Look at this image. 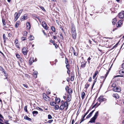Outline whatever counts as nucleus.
Returning <instances> with one entry per match:
<instances>
[{
    "label": "nucleus",
    "mask_w": 124,
    "mask_h": 124,
    "mask_svg": "<svg viewBox=\"0 0 124 124\" xmlns=\"http://www.w3.org/2000/svg\"><path fill=\"white\" fill-rule=\"evenodd\" d=\"M55 107H54V109L55 110H57L59 108V106L58 105H55L54 106Z\"/></svg>",
    "instance_id": "31"
},
{
    "label": "nucleus",
    "mask_w": 124,
    "mask_h": 124,
    "mask_svg": "<svg viewBox=\"0 0 124 124\" xmlns=\"http://www.w3.org/2000/svg\"><path fill=\"white\" fill-rule=\"evenodd\" d=\"M63 105L64 107H67V108L68 107V102L67 101L64 102V103H63Z\"/></svg>",
    "instance_id": "8"
},
{
    "label": "nucleus",
    "mask_w": 124,
    "mask_h": 124,
    "mask_svg": "<svg viewBox=\"0 0 124 124\" xmlns=\"http://www.w3.org/2000/svg\"><path fill=\"white\" fill-rule=\"evenodd\" d=\"M15 15H16L15 17V18L17 19H18L19 18L20 16V15H18V13L17 12H16L15 13Z\"/></svg>",
    "instance_id": "29"
},
{
    "label": "nucleus",
    "mask_w": 124,
    "mask_h": 124,
    "mask_svg": "<svg viewBox=\"0 0 124 124\" xmlns=\"http://www.w3.org/2000/svg\"><path fill=\"white\" fill-rule=\"evenodd\" d=\"M74 76H71L70 77V80L71 81H73L74 80Z\"/></svg>",
    "instance_id": "35"
},
{
    "label": "nucleus",
    "mask_w": 124,
    "mask_h": 124,
    "mask_svg": "<svg viewBox=\"0 0 124 124\" xmlns=\"http://www.w3.org/2000/svg\"><path fill=\"white\" fill-rule=\"evenodd\" d=\"M23 11V9L19 11V14H20L19 15H20L21 14V13Z\"/></svg>",
    "instance_id": "54"
},
{
    "label": "nucleus",
    "mask_w": 124,
    "mask_h": 124,
    "mask_svg": "<svg viewBox=\"0 0 124 124\" xmlns=\"http://www.w3.org/2000/svg\"><path fill=\"white\" fill-rule=\"evenodd\" d=\"M16 56L19 59H20V58H21L20 55L18 54H16Z\"/></svg>",
    "instance_id": "38"
},
{
    "label": "nucleus",
    "mask_w": 124,
    "mask_h": 124,
    "mask_svg": "<svg viewBox=\"0 0 124 124\" xmlns=\"http://www.w3.org/2000/svg\"><path fill=\"white\" fill-rule=\"evenodd\" d=\"M42 26L46 30H47L48 29V28L47 26V25L46 23L45 22H43L42 23Z\"/></svg>",
    "instance_id": "5"
},
{
    "label": "nucleus",
    "mask_w": 124,
    "mask_h": 124,
    "mask_svg": "<svg viewBox=\"0 0 124 124\" xmlns=\"http://www.w3.org/2000/svg\"><path fill=\"white\" fill-rule=\"evenodd\" d=\"M15 43L16 44L18 43V40L17 39H16L15 40Z\"/></svg>",
    "instance_id": "60"
},
{
    "label": "nucleus",
    "mask_w": 124,
    "mask_h": 124,
    "mask_svg": "<svg viewBox=\"0 0 124 124\" xmlns=\"http://www.w3.org/2000/svg\"><path fill=\"white\" fill-rule=\"evenodd\" d=\"M65 108L64 107L63 105V104H62L60 107V110H63Z\"/></svg>",
    "instance_id": "26"
},
{
    "label": "nucleus",
    "mask_w": 124,
    "mask_h": 124,
    "mask_svg": "<svg viewBox=\"0 0 124 124\" xmlns=\"http://www.w3.org/2000/svg\"><path fill=\"white\" fill-rule=\"evenodd\" d=\"M97 78H96L95 79H94V81L93 82V87H93V86L94 85L95 83V82H96V80H97Z\"/></svg>",
    "instance_id": "40"
},
{
    "label": "nucleus",
    "mask_w": 124,
    "mask_h": 124,
    "mask_svg": "<svg viewBox=\"0 0 124 124\" xmlns=\"http://www.w3.org/2000/svg\"><path fill=\"white\" fill-rule=\"evenodd\" d=\"M34 58L32 57L30 58L29 61V64L30 65H31L32 64V63L34 62Z\"/></svg>",
    "instance_id": "7"
},
{
    "label": "nucleus",
    "mask_w": 124,
    "mask_h": 124,
    "mask_svg": "<svg viewBox=\"0 0 124 124\" xmlns=\"http://www.w3.org/2000/svg\"><path fill=\"white\" fill-rule=\"evenodd\" d=\"M96 119L94 117H93L89 121V122L92 123H95V120Z\"/></svg>",
    "instance_id": "10"
},
{
    "label": "nucleus",
    "mask_w": 124,
    "mask_h": 124,
    "mask_svg": "<svg viewBox=\"0 0 124 124\" xmlns=\"http://www.w3.org/2000/svg\"><path fill=\"white\" fill-rule=\"evenodd\" d=\"M99 105V104L98 105L97 103L95 104L93 107L92 108L95 107V108L97 107Z\"/></svg>",
    "instance_id": "33"
},
{
    "label": "nucleus",
    "mask_w": 124,
    "mask_h": 124,
    "mask_svg": "<svg viewBox=\"0 0 124 124\" xmlns=\"http://www.w3.org/2000/svg\"><path fill=\"white\" fill-rule=\"evenodd\" d=\"M52 117L51 115L50 114L48 115V118L49 119H51L52 118Z\"/></svg>",
    "instance_id": "44"
},
{
    "label": "nucleus",
    "mask_w": 124,
    "mask_h": 124,
    "mask_svg": "<svg viewBox=\"0 0 124 124\" xmlns=\"http://www.w3.org/2000/svg\"><path fill=\"white\" fill-rule=\"evenodd\" d=\"M71 95L70 94H69L68 95V97L66 101L67 102H69L71 100Z\"/></svg>",
    "instance_id": "9"
},
{
    "label": "nucleus",
    "mask_w": 124,
    "mask_h": 124,
    "mask_svg": "<svg viewBox=\"0 0 124 124\" xmlns=\"http://www.w3.org/2000/svg\"><path fill=\"white\" fill-rule=\"evenodd\" d=\"M118 16L120 19L123 18L124 17V13L123 12L120 13L118 15Z\"/></svg>",
    "instance_id": "4"
},
{
    "label": "nucleus",
    "mask_w": 124,
    "mask_h": 124,
    "mask_svg": "<svg viewBox=\"0 0 124 124\" xmlns=\"http://www.w3.org/2000/svg\"><path fill=\"white\" fill-rule=\"evenodd\" d=\"M27 27L28 29H30V24L29 23L27 22L26 23Z\"/></svg>",
    "instance_id": "18"
},
{
    "label": "nucleus",
    "mask_w": 124,
    "mask_h": 124,
    "mask_svg": "<svg viewBox=\"0 0 124 124\" xmlns=\"http://www.w3.org/2000/svg\"><path fill=\"white\" fill-rule=\"evenodd\" d=\"M65 63L66 64H68V59L66 57L65 58Z\"/></svg>",
    "instance_id": "46"
},
{
    "label": "nucleus",
    "mask_w": 124,
    "mask_h": 124,
    "mask_svg": "<svg viewBox=\"0 0 124 124\" xmlns=\"http://www.w3.org/2000/svg\"><path fill=\"white\" fill-rule=\"evenodd\" d=\"M85 66V62L84 61V62H82L81 63V67L84 68Z\"/></svg>",
    "instance_id": "11"
},
{
    "label": "nucleus",
    "mask_w": 124,
    "mask_h": 124,
    "mask_svg": "<svg viewBox=\"0 0 124 124\" xmlns=\"http://www.w3.org/2000/svg\"><path fill=\"white\" fill-rule=\"evenodd\" d=\"M21 39H22V41H24L26 39V38L25 37H22L21 38Z\"/></svg>",
    "instance_id": "50"
},
{
    "label": "nucleus",
    "mask_w": 124,
    "mask_h": 124,
    "mask_svg": "<svg viewBox=\"0 0 124 124\" xmlns=\"http://www.w3.org/2000/svg\"><path fill=\"white\" fill-rule=\"evenodd\" d=\"M43 98L46 101H48L49 100L50 98L46 94H44L43 95Z\"/></svg>",
    "instance_id": "6"
},
{
    "label": "nucleus",
    "mask_w": 124,
    "mask_h": 124,
    "mask_svg": "<svg viewBox=\"0 0 124 124\" xmlns=\"http://www.w3.org/2000/svg\"><path fill=\"white\" fill-rule=\"evenodd\" d=\"M2 22L3 23V24L4 25H6L5 24V20L4 19H2Z\"/></svg>",
    "instance_id": "32"
},
{
    "label": "nucleus",
    "mask_w": 124,
    "mask_h": 124,
    "mask_svg": "<svg viewBox=\"0 0 124 124\" xmlns=\"http://www.w3.org/2000/svg\"><path fill=\"white\" fill-rule=\"evenodd\" d=\"M91 58L89 57V58H88V59H87V61H88V62L89 63H90V61L91 60Z\"/></svg>",
    "instance_id": "55"
},
{
    "label": "nucleus",
    "mask_w": 124,
    "mask_h": 124,
    "mask_svg": "<svg viewBox=\"0 0 124 124\" xmlns=\"http://www.w3.org/2000/svg\"><path fill=\"white\" fill-rule=\"evenodd\" d=\"M55 100L56 102L57 103H59L60 102V99L59 98H57L56 97V98L55 99Z\"/></svg>",
    "instance_id": "19"
},
{
    "label": "nucleus",
    "mask_w": 124,
    "mask_h": 124,
    "mask_svg": "<svg viewBox=\"0 0 124 124\" xmlns=\"http://www.w3.org/2000/svg\"><path fill=\"white\" fill-rule=\"evenodd\" d=\"M99 101L100 102H102L103 101H105L106 100V99L104 98H101V97L100 96L99 98Z\"/></svg>",
    "instance_id": "15"
},
{
    "label": "nucleus",
    "mask_w": 124,
    "mask_h": 124,
    "mask_svg": "<svg viewBox=\"0 0 124 124\" xmlns=\"http://www.w3.org/2000/svg\"><path fill=\"white\" fill-rule=\"evenodd\" d=\"M30 37L31 38V40H33L34 39V37L33 36L30 35Z\"/></svg>",
    "instance_id": "45"
},
{
    "label": "nucleus",
    "mask_w": 124,
    "mask_h": 124,
    "mask_svg": "<svg viewBox=\"0 0 124 124\" xmlns=\"http://www.w3.org/2000/svg\"><path fill=\"white\" fill-rule=\"evenodd\" d=\"M24 109L26 112H27L28 111L27 109V106H25L24 107Z\"/></svg>",
    "instance_id": "47"
},
{
    "label": "nucleus",
    "mask_w": 124,
    "mask_h": 124,
    "mask_svg": "<svg viewBox=\"0 0 124 124\" xmlns=\"http://www.w3.org/2000/svg\"><path fill=\"white\" fill-rule=\"evenodd\" d=\"M113 96L116 99H118L119 97V96L117 93L113 94Z\"/></svg>",
    "instance_id": "13"
},
{
    "label": "nucleus",
    "mask_w": 124,
    "mask_h": 124,
    "mask_svg": "<svg viewBox=\"0 0 124 124\" xmlns=\"http://www.w3.org/2000/svg\"><path fill=\"white\" fill-rule=\"evenodd\" d=\"M27 34V32L26 31H24V33L23 34V35L24 36H26Z\"/></svg>",
    "instance_id": "43"
},
{
    "label": "nucleus",
    "mask_w": 124,
    "mask_h": 124,
    "mask_svg": "<svg viewBox=\"0 0 124 124\" xmlns=\"http://www.w3.org/2000/svg\"><path fill=\"white\" fill-rule=\"evenodd\" d=\"M22 51L24 54L26 55L28 52V51L27 50V48L24 47L22 49Z\"/></svg>",
    "instance_id": "3"
},
{
    "label": "nucleus",
    "mask_w": 124,
    "mask_h": 124,
    "mask_svg": "<svg viewBox=\"0 0 124 124\" xmlns=\"http://www.w3.org/2000/svg\"><path fill=\"white\" fill-rule=\"evenodd\" d=\"M25 76L26 77H27L28 78L29 77V76L28 74H26L25 75Z\"/></svg>",
    "instance_id": "61"
},
{
    "label": "nucleus",
    "mask_w": 124,
    "mask_h": 124,
    "mask_svg": "<svg viewBox=\"0 0 124 124\" xmlns=\"http://www.w3.org/2000/svg\"><path fill=\"white\" fill-rule=\"evenodd\" d=\"M122 68L124 69V63L122 64Z\"/></svg>",
    "instance_id": "63"
},
{
    "label": "nucleus",
    "mask_w": 124,
    "mask_h": 124,
    "mask_svg": "<svg viewBox=\"0 0 124 124\" xmlns=\"http://www.w3.org/2000/svg\"><path fill=\"white\" fill-rule=\"evenodd\" d=\"M116 18H115L113 19L112 22L113 24L114 25L116 24Z\"/></svg>",
    "instance_id": "23"
},
{
    "label": "nucleus",
    "mask_w": 124,
    "mask_h": 124,
    "mask_svg": "<svg viewBox=\"0 0 124 124\" xmlns=\"http://www.w3.org/2000/svg\"><path fill=\"white\" fill-rule=\"evenodd\" d=\"M24 118L25 119L29 121H31V119L28 117V116L26 115L24 117Z\"/></svg>",
    "instance_id": "14"
},
{
    "label": "nucleus",
    "mask_w": 124,
    "mask_h": 124,
    "mask_svg": "<svg viewBox=\"0 0 124 124\" xmlns=\"http://www.w3.org/2000/svg\"><path fill=\"white\" fill-rule=\"evenodd\" d=\"M53 121V120H49L47 122L48 123H51Z\"/></svg>",
    "instance_id": "51"
},
{
    "label": "nucleus",
    "mask_w": 124,
    "mask_h": 124,
    "mask_svg": "<svg viewBox=\"0 0 124 124\" xmlns=\"http://www.w3.org/2000/svg\"><path fill=\"white\" fill-rule=\"evenodd\" d=\"M50 104L51 106H54L56 105V103L55 102H50Z\"/></svg>",
    "instance_id": "25"
},
{
    "label": "nucleus",
    "mask_w": 124,
    "mask_h": 124,
    "mask_svg": "<svg viewBox=\"0 0 124 124\" xmlns=\"http://www.w3.org/2000/svg\"><path fill=\"white\" fill-rule=\"evenodd\" d=\"M71 31L73 38L74 39H76V29L74 25H72V26Z\"/></svg>",
    "instance_id": "1"
},
{
    "label": "nucleus",
    "mask_w": 124,
    "mask_h": 124,
    "mask_svg": "<svg viewBox=\"0 0 124 124\" xmlns=\"http://www.w3.org/2000/svg\"><path fill=\"white\" fill-rule=\"evenodd\" d=\"M85 95V93L84 92H83L81 93V97L82 99H84Z\"/></svg>",
    "instance_id": "20"
},
{
    "label": "nucleus",
    "mask_w": 124,
    "mask_h": 124,
    "mask_svg": "<svg viewBox=\"0 0 124 124\" xmlns=\"http://www.w3.org/2000/svg\"><path fill=\"white\" fill-rule=\"evenodd\" d=\"M73 53L75 55V56H77L78 55V54L77 53H76L74 50H73Z\"/></svg>",
    "instance_id": "42"
},
{
    "label": "nucleus",
    "mask_w": 124,
    "mask_h": 124,
    "mask_svg": "<svg viewBox=\"0 0 124 124\" xmlns=\"http://www.w3.org/2000/svg\"><path fill=\"white\" fill-rule=\"evenodd\" d=\"M122 20H120L118 22H119L121 25L122 24Z\"/></svg>",
    "instance_id": "59"
},
{
    "label": "nucleus",
    "mask_w": 124,
    "mask_h": 124,
    "mask_svg": "<svg viewBox=\"0 0 124 124\" xmlns=\"http://www.w3.org/2000/svg\"><path fill=\"white\" fill-rule=\"evenodd\" d=\"M72 90L71 89L69 88L68 89V93L69 94H71L72 93Z\"/></svg>",
    "instance_id": "21"
},
{
    "label": "nucleus",
    "mask_w": 124,
    "mask_h": 124,
    "mask_svg": "<svg viewBox=\"0 0 124 124\" xmlns=\"http://www.w3.org/2000/svg\"><path fill=\"white\" fill-rule=\"evenodd\" d=\"M121 25V24H120L119 22L118 23L117 26V27H119Z\"/></svg>",
    "instance_id": "57"
},
{
    "label": "nucleus",
    "mask_w": 124,
    "mask_h": 124,
    "mask_svg": "<svg viewBox=\"0 0 124 124\" xmlns=\"http://www.w3.org/2000/svg\"><path fill=\"white\" fill-rule=\"evenodd\" d=\"M112 87H116V84L114 83H113L112 84Z\"/></svg>",
    "instance_id": "56"
},
{
    "label": "nucleus",
    "mask_w": 124,
    "mask_h": 124,
    "mask_svg": "<svg viewBox=\"0 0 124 124\" xmlns=\"http://www.w3.org/2000/svg\"><path fill=\"white\" fill-rule=\"evenodd\" d=\"M32 113L33 116H35L38 114V112L36 111H34L32 112Z\"/></svg>",
    "instance_id": "17"
},
{
    "label": "nucleus",
    "mask_w": 124,
    "mask_h": 124,
    "mask_svg": "<svg viewBox=\"0 0 124 124\" xmlns=\"http://www.w3.org/2000/svg\"><path fill=\"white\" fill-rule=\"evenodd\" d=\"M17 22L16 24H15V27L16 28H17L18 26V24L17 23Z\"/></svg>",
    "instance_id": "49"
},
{
    "label": "nucleus",
    "mask_w": 124,
    "mask_h": 124,
    "mask_svg": "<svg viewBox=\"0 0 124 124\" xmlns=\"http://www.w3.org/2000/svg\"><path fill=\"white\" fill-rule=\"evenodd\" d=\"M85 114L84 115L83 117L81 119V121L80 123V124L82 122H83V121H84V118H85Z\"/></svg>",
    "instance_id": "27"
},
{
    "label": "nucleus",
    "mask_w": 124,
    "mask_h": 124,
    "mask_svg": "<svg viewBox=\"0 0 124 124\" xmlns=\"http://www.w3.org/2000/svg\"><path fill=\"white\" fill-rule=\"evenodd\" d=\"M69 88L68 86H66L65 87V90L66 91H67Z\"/></svg>",
    "instance_id": "62"
},
{
    "label": "nucleus",
    "mask_w": 124,
    "mask_h": 124,
    "mask_svg": "<svg viewBox=\"0 0 124 124\" xmlns=\"http://www.w3.org/2000/svg\"><path fill=\"white\" fill-rule=\"evenodd\" d=\"M0 70H1L3 72H5V70L1 67H0Z\"/></svg>",
    "instance_id": "39"
},
{
    "label": "nucleus",
    "mask_w": 124,
    "mask_h": 124,
    "mask_svg": "<svg viewBox=\"0 0 124 124\" xmlns=\"http://www.w3.org/2000/svg\"><path fill=\"white\" fill-rule=\"evenodd\" d=\"M98 71H96L95 72L94 74V75L93 76V79H94L95 78L96 76L97 75V74H98Z\"/></svg>",
    "instance_id": "22"
},
{
    "label": "nucleus",
    "mask_w": 124,
    "mask_h": 124,
    "mask_svg": "<svg viewBox=\"0 0 124 124\" xmlns=\"http://www.w3.org/2000/svg\"><path fill=\"white\" fill-rule=\"evenodd\" d=\"M23 85L26 88H27L28 87V86L26 84H23Z\"/></svg>",
    "instance_id": "58"
},
{
    "label": "nucleus",
    "mask_w": 124,
    "mask_h": 124,
    "mask_svg": "<svg viewBox=\"0 0 124 124\" xmlns=\"http://www.w3.org/2000/svg\"><path fill=\"white\" fill-rule=\"evenodd\" d=\"M94 110L92 111L86 117V118H90L92 116L93 113V112Z\"/></svg>",
    "instance_id": "12"
},
{
    "label": "nucleus",
    "mask_w": 124,
    "mask_h": 124,
    "mask_svg": "<svg viewBox=\"0 0 124 124\" xmlns=\"http://www.w3.org/2000/svg\"><path fill=\"white\" fill-rule=\"evenodd\" d=\"M24 19L25 20L27 19L28 18L27 16L26 15H24L23 16Z\"/></svg>",
    "instance_id": "37"
},
{
    "label": "nucleus",
    "mask_w": 124,
    "mask_h": 124,
    "mask_svg": "<svg viewBox=\"0 0 124 124\" xmlns=\"http://www.w3.org/2000/svg\"><path fill=\"white\" fill-rule=\"evenodd\" d=\"M39 7H40V8L43 11H46L44 8L43 7H42V6H39Z\"/></svg>",
    "instance_id": "41"
},
{
    "label": "nucleus",
    "mask_w": 124,
    "mask_h": 124,
    "mask_svg": "<svg viewBox=\"0 0 124 124\" xmlns=\"http://www.w3.org/2000/svg\"><path fill=\"white\" fill-rule=\"evenodd\" d=\"M60 35L61 36V38L62 39H63V37L62 34V33H60Z\"/></svg>",
    "instance_id": "48"
},
{
    "label": "nucleus",
    "mask_w": 124,
    "mask_h": 124,
    "mask_svg": "<svg viewBox=\"0 0 124 124\" xmlns=\"http://www.w3.org/2000/svg\"><path fill=\"white\" fill-rule=\"evenodd\" d=\"M119 72L120 74L122 75H124V69L120 70Z\"/></svg>",
    "instance_id": "16"
},
{
    "label": "nucleus",
    "mask_w": 124,
    "mask_h": 124,
    "mask_svg": "<svg viewBox=\"0 0 124 124\" xmlns=\"http://www.w3.org/2000/svg\"><path fill=\"white\" fill-rule=\"evenodd\" d=\"M53 38L54 39H57V37L56 36H54Z\"/></svg>",
    "instance_id": "64"
},
{
    "label": "nucleus",
    "mask_w": 124,
    "mask_h": 124,
    "mask_svg": "<svg viewBox=\"0 0 124 124\" xmlns=\"http://www.w3.org/2000/svg\"><path fill=\"white\" fill-rule=\"evenodd\" d=\"M51 29L53 31L55 32V28L54 27H51Z\"/></svg>",
    "instance_id": "36"
},
{
    "label": "nucleus",
    "mask_w": 124,
    "mask_h": 124,
    "mask_svg": "<svg viewBox=\"0 0 124 124\" xmlns=\"http://www.w3.org/2000/svg\"><path fill=\"white\" fill-rule=\"evenodd\" d=\"M98 112L97 111L95 113V114L94 115V116L93 117H94L96 119L97 118V116H98Z\"/></svg>",
    "instance_id": "24"
},
{
    "label": "nucleus",
    "mask_w": 124,
    "mask_h": 124,
    "mask_svg": "<svg viewBox=\"0 0 124 124\" xmlns=\"http://www.w3.org/2000/svg\"><path fill=\"white\" fill-rule=\"evenodd\" d=\"M47 93H48L49 94H50L51 93V92L50 91L49 89H48L47 91Z\"/></svg>",
    "instance_id": "53"
},
{
    "label": "nucleus",
    "mask_w": 124,
    "mask_h": 124,
    "mask_svg": "<svg viewBox=\"0 0 124 124\" xmlns=\"http://www.w3.org/2000/svg\"><path fill=\"white\" fill-rule=\"evenodd\" d=\"M53 45H54L55 47L56 48L58 46L57 44H56L54 43H53Z\"/></svg>",
    "instance_id": "52"
},
{
    "label": "nucleus",
    "mask_w": 124,
    "mask_h": 124,
    "mask_svg": "<svg viewBox=\"0 0 124 124\" xmlns=\"http://www.w3.org/2000/svg\"><path fill=\"white\" fill-rule=\"evenodd\" d=\"M38 74V72L37 71H34L33 73V75H34L35 76L36 75V77L34 76L35 77V78H37V75Z\"/></svg>",
    "instance_id": "30"
},
{
    "label": "nucleus",
    "mask_w": 124,
    "mask_h": 124,
    "mask_svg": "<svg viewBox=\"0 0 124 124\" xmlns=\"http://www.w3.org/2000/svg\"><path fill=\"white\" fill-rule=\"evenodd\" d=\"M113 90L115 91L119 92L121 91V88L119 87H114L113 88Z\"/></svg>",
    "instance_id": "2"
},
{
    "label": "nucleus",
    "mask_w": 124,
    "mask_h": 124,
    "mask_svg": "<svg viewBox=\"0 0 124 124\" xmlns=\"http://www.w3.org/2000/svg\"><path fill=\"white\" fill-rule=\"evenodd\" d=\"M3 38L4 40V42H5V41L7 39V38L6 37L5 34H4L3 35Z\"/></svg>",
    "instance_id": "28"
},
{
    "label": "nucleus",
    "mask_w": 124,
    "mask_h": 124,
    "mask_svg": "<svg viewBox=\"0 0 124 124\" xmlns=\"http://www.w3.org/2000/svg\"><path fill=\"white\" fill-rule=\"evenodd\" d=\"M66 67L67 70H69L70 71V70H69L70 65L69 64H68L66 65Z\"/></svg>",
    "instance_id": "34"
}]
</instances>
